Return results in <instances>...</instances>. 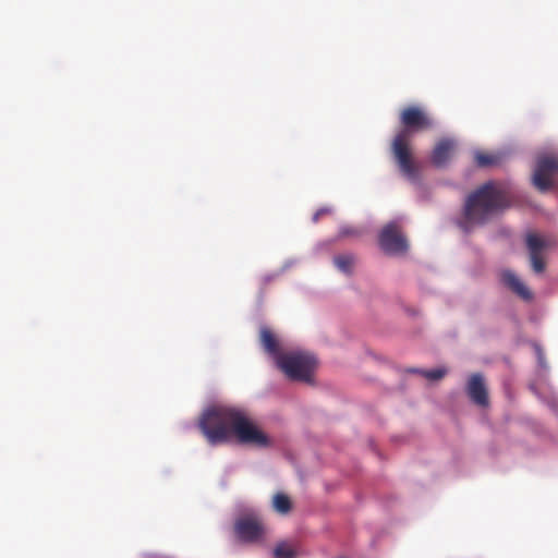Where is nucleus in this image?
<instances>
[{
  "label": "nucleus",
  "instance_id": "obj_7",
  "mask_svg": "<svg viewBox=\"0 0 558 558\" xmlns=\"http://www.w3.org/2000/svg\"><path fill=\"white\" fill-rule=\"evenodd\" d=\"M532 348H533L535 356H536L537 366L535 369L534 379L529 385V387L538 398H542L539 388L543 386L550 387V385H549L550 368L546 361V356H545L542 345L537 342H532Z\"/></svg>",
  "mask_w": 558,
  "mask_h": 558
},
{
  "label": "nucleus",
  "instance_id": "obj_9",
  "mask_svg": "<svg viewBox=\"0 0 558 558\" xmlns=\"http://www.w3.org/2000/svg\"><path fill=\"white\" fill-rule=\"evenodd\" d=\"M500 282L510 289L513 293L522 300L530 302L533 300L531 290L520 280L514 271L510 269H502L499 275Z\"/></svg>",
  "mask_w": 558,
  "mask_h": 558
},
{
  "label": "nucleus",
  "instance_id": "obj_23",
  "mask_svg": "<svg viewBox=\"0 0 558 558\" xmlns=\"http://www.w3.org/2000/svg\"><path fill=\"white\" fill-rule=\"evenodd\" d=\"M545 401L553 410H558V398L556 396H551L549 399Z\"/></svg>",
  "mask_w": 558,
  "mask_h": 558
},
{
  "label": "nucleus",
  "instance_id": "obj_13",
  "mask_svg": "<svg viewBox=\"0 0 558 558\" xmlns=\"http://www.w3.org/2000/svg\"><path fill=\"white\" fill-rule=\"evenodd\" d=\"M260 338H262L263 347L274 357V360L276 362L278 356H280L282 353L279 350V345H278V342H277L275 336L271 333V331L267 327H262Z\"/></svg>",
  "mask_w": 558,
  "mask_h": 558
},
{
  "label": "nucleus",
  "instance_id": "obj_1",
  "mask_svg": "<svg viewBox=\"0 0 558 558\" xmlns=\"http://www.w3.org/2000/svg\"><path fill=\"white\" fill-rule=\"evenodd\" d=\"M198 426L213 446L229 441L234 434L240 442L267 448L271 445L270 438L257 428L245 414L233 407H208L199 418Z\"/></svg>",
  "mask_w": 558,
  "mask_h": 558
},
{
  "label": "nucleus",
  "instance_id": "obj_22",
  "mask_svg": "<svg viewBox=\"0 0 558 558\" xmlns=\"http://www.w3.org/2000/svg\"><path fill=\"white\" fill-rule=\"evenodd\" d=\"M299 263V259L298 258H289L287 259L282 267L280 268V274H283L286 272L287 270H289L291 267L295 266L296 264Z\"/></svg>",
  "mask_w": 558,
  "mask_h": 558
},
{
  "label": "nucleus",
  "instance_id": "obj_21",
  "mask_svg": "<svg viewBox=\"0 0 558 558\" xmlns=\"http://www.w3.org/2000/svg\"><path fill=\"white\" fill-rule=\"evenodd\" d=\"M530 260L532 268L536 274H541L545 270V263L539 255H530Z\"/></svg>",
  "mask_w": 558,
  "mask_h": 558
},
{
  "label": "nucleus",
  "instance_id": "obj_14",
  "mask_svg": "<svg viewBox=\"0 0 558 558\" xmlns=\"http://www.w3.org/2000/svg\"><path fill=\"white\" fill-rule=\"evenodd\" d=\"M354 262V256L350 253L347 254H340L336 255L333 257V264L337 267V269L344 275H351L352 274V265Z\"/></svg>",
  "mask_w": 558,
  "mask_h": 558
},
{
  "label": "nucleus",
  "instance_id": "obj_16",
  "mask_svg": "<svg viewBox=\"0 0 558 558\" xmlns=\"http://www.w3.org/2000/svg\"><path fill=\"white\" fill-rule=\"evenodd\" d=\"M526 246L530 255H539L543 248L546 246V242L538 235L529 233L526 236Z\"/></svg>",
  "mask_w": 558,
  "mask_h": 558
},
{
  "label": "nucleus",
  "instance_id": "obj_4",
  "mask_svg": "<svg viewBox=\"0 0 558 558\" xmlns=\"http://www.w3.org/2000/svg\"><path fill=\"white\" fill-rule=\"evenodd\" d=\"M276 365L292 380L308 381L316 365L314 355L300 351L282 353Z\"/></svg>",
  "mask_w": 558,
  "mask_h": 558
},
{
  "label": "nucleus",
  "instance_id": "obj_20",
  "mask_svg": "<svg viewBox=\"0 0 558 558\" xmlns=\"http://www.w3.org/2000/svg\"><path fill=\"white\" fill-rule=\"evenodd\" d=\"M409 181L416 187L418 197L421 201H427L429 198L428 191L425 187V185L423 184L420 174H418V182H412L411 180H409Z\"/></svg>",
  "mask_w": 558,
  "mask_h": 558
},
{
  "label": "nucleus",
  "instance_id": "obj_18",
  "mask_svg": "<svg viewBox=\"0 0 558 558\" xmlns=\"http://www.w3.org/2000/svg\"><path fill=\"white\" fill-rule=\"evenodd\" d=\"M274 507L281 513H287L291 509V502L289 498L283 494H277L274 497Z\"/></svg>",
  "mask_w": 558,
  "mask_h": 558
},
{
  "label": "nucleus",
  "instance_id": "obj_15",
  "mask_svg": "<svg viewBox=\"0 0 558 558\" xmlns=\"http://www.w3.org/2000/svg\"><path fill=\"white\" fill-rule=\"evenodd\" d=\"M408 372L411 374H420L430 381H436L446 375L447 369L445 367H437V368H433V369H423V368L413 367V368H409Z\"/></svg>",
  "mask_w": 558,
  "mask_h": 558
},
{
  "label": "nucleus",
  "instance_id": "obj_17",
  "mask_svg": "<svg viewBox=\"0 0 558 558\" xmlns=\"http://www.w3.org/2000/svg\"><path fill=\"white\" fill-rule=\"evenodd\" d=\"M500 161V157L497 155H486L480 151H475V162L481 168L496 166Z\"/></svg>",
  "mask_w": 558,
  "mask_h": 558
},
{
  "label": "nucleus",
  "instance_id": "obj_11",
  "mask_svg": "<svg viewBox=\"0 0 558 558\" xmlns=\"http://www.w3.org/2000/svg\"><path fill=\"white\" fill-rule=\"evenodd\" d=\"M454 145L456 142L453 138H441L432 151V163L436 168H445L448 165Z\"/></svg>",
  "mask_w": 558,
  "mask_h": 558
},
{
  "label": "nucleus",
  "instance_id": "obj_19",
  "mask_svg": "<svg viewBox=\"0 0 558 558\" xmlns=\"http://www.w3.org/2000/svg\"><path fill=\"white\" fill-rule=\"evenodd\" d=\"M274 555L276 558H294L295 551L282 542L276 546L274 549Z\"/></svg>",
  "mask_w": 558,
  "mask_h": 558
},
{
  "label": "nucleus",
  "instance_id": "obj_8",
  "mask_svg": "<svg viewBox=\"0 0 558 558\" xmlns=\"http://www.w3.org/2000/svg\"><path fill=\"white\" fill-rule=\"evenodd\" d=\"M236 535L242 542H257L263 536V526L252 517H241L234 524Z\"/></svg>",
  "mask_w": 558,
  "mask_h": 558
},
{
  "label": "nucleus",
  "instance_id": "obj_2",
  "mask_svg": "<svg viewBox=\"0 0 558 558\" xmlns=\"http://www.w3.org/2000/svg\"><path fill=\"white\" fill-rule=\"evenodd\" d=\"M508 207L510 202L506 192L496 187L493 181H487L466 197L454 223L463 234L469 235Z\"/></svg>",
  "mask_w": 558,
  "mask_h": 558
},
{
  "label": "nucleus",
  "instance_id": "obj_12",
  "mask_svg": "<svg viewBox=\"0 0 558 558\" xmlns=\"http://www.w3.org/2000/svg\"><path fill=\"white\" fill-rule=\"evenodd\" d=\"M361 234L362 231L357 228L351 226H341L336 238L317 243L314 248V252L319 253L323 250H328L337 241V239L345 236H359Z\"/></svg>",
  "mask_w": 558,
  "mask_h": 558
},
{
  "label": "nucleus",
  "instance_id": "obj_25",
  "mask_svg": "<svg viewBox=\"0 0 558 558\" xmlns=\"http://www.w3.org/2000/svg\"><path fill=\"white\" fill-rule=\"evenodd\" d=\"M318 211L320 213V215H324V214L330 213L331 208L330 207H322L320 209H318Z\"/></svg>",
  "mask_w": 558,
  "mask_h": 558
},
{
  "label": "nucleus",
  "instance_id": "obj_10",
  "mask_svg": "<svg viewBox=\"0 0 558 558\" xmlns=\"http://www.w3.org/2000/svg\"><path fill=\"white\" fill-rule=\"evenodd\" d=\"M466 391L474 403L481 407H486L488 404L487 390L482 374L476 373L470 377Z\"/></svg>",
  "mask_w": 558,
  "mask_h": 558
},
{
  "label": "nucleus",
  "instance_id": "obj_26",
  "mask_svg": "<svg viewBox=\"0 0 558 558\" xmlns=\"http://www.w3.org/2000/svg\"><path fill=\"white\" fill-rule=\"evenodd\" d=\"M320 216V213L317 210L312 217L313 222H317Z\"/></svg>",
  "mask_w": 558,
  "mask_h": 558
},
{
  "label": "nucleus",
  "instance_id": "obj_24",
  "mask_svg": "<svg viewBox=\"0 0 558 558\" xmlns=\"http://www.w3.org/2000/svg\"><path fill=\"white\" fill-rule=\"evenodd\" d=\"M280 275H281L280 270L277 271V272H271V274L265 275L264 278H263V282L264 283H268L271 280H274L275 278L279 277Z\"/></svg>",
  "mask_w": 558,
  "mask_h": 558
},
{
  "label": "nucleus",
  "instance_id": "obj_6",
  "mask_svg": "<svg viewBox=\"0 0 558 558\" xmlns=\"http://www.w3.org/2000/svg\"><path fill=\"white\" fill-rule=\"evenodd\" d=\"M558 172V158L549 155L538 156L533 173V184L541 192L553 187L550 177Z\"/></svg>",
  "mask_w": 558,
  "mask_h": 558
},
{
  "label": "nucleus",
  "instance_id": "obj_3",
  "mask_svg": "<svg viewBox=\"0 0 558 558\" xmlns=\"http://www.w3.org/2000/svg\"><path fill=\"white\" fill-rule=\"evenodd\" d=\"M401 122L404 129L401 130L392 142V154L398 163L400 172L412 182H418V169L414 165L411 153L405 143L411 132L420 131L430 126L428 117L418 108L410 107L403 110Z\"/></svg>",
  "mask_w": 558,
  "mask_h": 558
},
{
  "label": "nucleus",
  "instance_id": "obj_5",
  "mask_svg": "<svg viewBox=\"0 0 558 558\" xmlns=\"http://www.w3.org/2000/svg\"><path fill=\"white\" fill-rule=\"evenodd\" d=\"M401 220L402 218L398 217L389 221L379 233V246L387 255L402 254L408 250L405 238L398 231Z\"/></svg>",
  "mask_w": 558,
  "mask_h": 558
}]
</instances>
